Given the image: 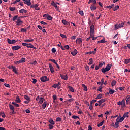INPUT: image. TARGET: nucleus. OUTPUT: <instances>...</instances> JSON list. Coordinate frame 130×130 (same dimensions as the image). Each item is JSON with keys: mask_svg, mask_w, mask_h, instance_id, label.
Masks as SVG:
<instances>
[{"mask_svg": "<svg viewBox=\"0 0 130 130\" xmlns=\"http://www.w3.org/2000/svg\"><path fill=\"white\" fill-rule=\"evenodd\" d=\"M51 5H53V6H54L56 8V9H57V10H58V11H60L59 10V9L58 8L57 4H56L54 1H52V2H51Z\"/></svg>", "mask_w": 130, "mask_h": 130, "instance_id": "25", "label": "nucleus"}, {"mask_svg": "<svg viewBox=\"0 0 130 130\" xmlns=\"http://www.w3.org/2000/svg\"><path fill=\"white\" fill-rule=\"evenodd\" d=\"M128 113L129 112H125V114H124L123 116L121 117L122 122L123 121V120H124L125 117H129Z\"/></svg>", "mask_w": 130, "mask_h": 130, "instance_id": "11", "label": "nucleus"}, {"mask_svg": "<svg viewBox=\"0 0 130 130\" xmlns=\"http://www.w3.org/2000/svg\"><path fill=\"white\" fill-rule=\"evenodd\" d=\"M27 12V10H25V9H21V10H19V12H21L22 14H23V12H25V13H26Z\"/></svg>", "mask_w": 130, "mask_h": 130, "instance_id": "35", "label": "nucleus"}, {"mask_svg": "<svg viewBox=\"0 0 130 130\" xmlns=\"http://www.w3.org/2000/svg\"><path fill=\"white\" fill-rule=\"evenodd\" d=\"M115 90L114 89H109V93L110 94H113L115 93Z\"/></svg>", "mask_w": 130, "mask_h": 130, "instance_id": "36", "label": "nucleus"}, {"mask_svg": "<svg viewBox=\"0 0 130 130\" xmlns=\"http://www.w3.org/2000/svg\"><path fill=\"white\" fill-rule=\"evenodd\" d=\"M49 69L51 71V73H54V66L53 65H52L51 64H49Z\"/></svg>", "mask_w": 130, "mask_h": 130, "instance_id": "14", "label": "nucleus"}, {"mask_svg": "<svg viewBox=\"0 0 130 130\" xmlns=\"http://www.w3.org/2000/svg\"><path fill=\"white\" fill-rule=\"evenodd\" d=\"M79 14H80V15H82V16H83L84 11H83L82 10H80V11H79Z\"/></svg>", "mask_w": 130, "mask_h": 130, "instance_id": "61", "label": "nucleus"}, {"mask_svg": "<svg viewBox=\"0 0 130 130\" xmlns=\"http://www.w3.org/2000/svg\"><path fill=\"white\" fill-rule=\"evenodd\" d=\"M130 62V58H125V63H129Z\"/></svg>", "mask_w": 130, "mask_h": 130, "instance_id": "45", "label": "nucleus"}, {"mask_svg": "<svg viewBox=\"0 0 130 130\" xmlns=\"http://www.w3.org/2000/svg\"><path fill=\"white\" fill-rule=\"evenodd\" d=\"M93 62V58H89V62L88 63V65H91L92 64Z\"/></svg>", "mask_w": 130, "mask_h": 130, "instance_id": "38", "label": "nucleus"}, {"mask_svg": "<svg viewBox=\"0 0 130 130\" xmlns=\"http://www.w3.org/2000/svg\"><path fill=\"white\" fill-rule=\"evenodd\" d=\"M14 63L17 65H19V63H21V60H19V61H14Z\"/></svg>", "mask_w": 130, "mask_h": 130, "instance_id": "50", "label": "nucleus"}, {"mask_svg": "<svg viewBox=\"0 0 130 130\" xmlns=\"http://www.w3.org/2000/svg\"><path fill=\"white\" fill-rule=\"evenodd\" d=\"M36 100V101H38V103H42L43 105L45 99L44 97H39V95H38Z\"/></svg>", "mask_w": 130, "mask_h": 130, "instance_id": "5", "label": "nucleus"}, {"mask_svg": "<svg viewBox=\"0 0 130 130\" xmlns=\"http://www.w3.org/2000/svg\"><path fill=\"white\" fill-rule=\"evenodd\" d=\"M111 67H112V65L111 64H108V65L106 66V68H102L101 69L102 73H106L107 71H109V70H110Z\"/></svg>", "mask_w": 130, "mask_h": 130, "instance_id": "3", "label": "nucleus"}, {"mask_svg": "<svg viewBox=\"0 0 130 130\" xmlns=\"http://www.w3.org/2000/svg\"><path fill=\"white\" fill-rule=\"evenodd\" d=\"M41 82L44 83L45 82H48L49 80V78H48L46 75H44V77H41Z\"/></svg>", "mask_w": 130, "mask_h": 130, "instance_id": "9", "label": "nucleus"}, {"mask_svg": "<svg viewBox=\"0 0 130 130\" xmlns=\"http://www.w3.org/2000/svg\"><path fill=\"white\" fill-rule=\"evenodd\" d=\"M62 23L64 24V25H70V23H69V21H67V20H64V19H63L62 20Z\"/></svg>", "mask_w": 130, "mask_h": 130, "instance_id": "18", "label": "nucleus"}, {"mask_svg": "<svg viewBox=\"0 0 130 130\" xmlns=\"http://www.w3.org/2000/svg\"><path fill=\"white\" fill-rule=\"evenodd\" d=\"M53 127L54 126L51 123L49 124V129H50V130H52V129H53Z\"/></svg>", "mask_w": 130, "mask_h": 130, "instance_id": "39", "label": "nucleus"}, {"mask_svg": "<svg viewBox=\"0 0 130 130\" xmlns=\"http://www.w3.org/2000/svg\"><path fill=\"white\" fill-rule=\"evenodd\" d=\"M44 102H43L42 108H46V106H47L48 104H47V101H45V99H44Z\"/></svg>", "mask_w": 130, "mask_h": 130, "instance_id": "24", "label": "nucleus"}, {"mask_svg": "<svg viewBox=\"0 0 130 130\" xmlns=\"http://www.w3.org/2000/svg\"><path fill=\"white\" fill-rule=\"evenodd\" d=\"M53 19L52 16L51 15H49V14H47V19L48 20H52Z\"/></svg>", "mask_w": 130, "mask_h": 130, "instance_id": "47", "label": "nucleus"}, {"mask_svg": "<svg viewBox=\"0 0 130 130\" xmlns=\"http://www.w3.org/2000/svg\"><path fill=\"white\" fill-rule=\"evenodd\" d=\"M114 4H112V5H109V6H107L106 7L107 8V9H112V7H114Z\"/></svg>", "mask_w": 130, "mask_h": 130, "instance_id": "43", "label": "nucleus"}, {"mask_svg": "<svg viewBox=\"0 0 130 130\" xmlns=\"http://www.w3.org/2000/svg\"><path fill=\"white\" fill-rule=\"evenodd\" d=\"M10 10H11V11H14V10H16L15 8H12V7H10V8H9Z\"/></svg>", "mask_w": 130, "mask_h": 130, "instance_id": "63", "label": "nucleus"}, {"mask_svg": "<svg viewBox=\"0 0 130 130\" xmlns=\"http://www.w3.org/2000/svg\"><path fill=\"white\" fill-rule=\"evenodd\" d=\"M25 61L26 58H25V57H22L20 60V63H21L22 62H25Z\"/></svg>", "mask_w": 130, "mask_h": 130, "instance_id": "37", "label": "nucleus"}, {"mask_svg": "<svg viewBox=\"0 0 130 130\" xmlns=\"http://www.w3.org/2000/svg\"><path fill=\"white\" fill-rule=\"evenodd\" d=\"M37 82V79H35V78H33V79H32V83H33V84H36Z\"/></svg>", "mask_w": 130, "mask_h": 130, "instance_id": "60", "label": "nucleus"}, {"mask_svg": "<svg viewBox=\"0 0 130 130\" xmlns=\"http://www.w3.org/2000/svg\"><path fill=\"white\" fill-rule=\"evenodd\" d=\"M24 98L25 100H26L27 103H29V102H30L31 99L30 97H29V95H25Z\"/></svg>", "mask_w": 130, "mask_h": 130, "instance_id": "16", "label": "nucleus"}, {"mask_svg": "<svg viewBox=\"0 0 130 130\" xmlns=\"http://www.w3.org/2000/svg\"><path fill=\"white\" fill-rule=\"evenodd\" d=\"M116 83H117L116 80H112L111 83L112 87H114V86L116 85Z\"/></svg>", "mask_w": 130, "mask_h": 130, "instance_id": "32", "label": "nucleus"}, {"mask_svg": "<svg viewBox=\"0 0 130 130\" xmlns=\"http://www.w3.org/2000/svg\"><path fill=\"white\" fill-rule=\"evenodd\" d=\"M82 87L84 88V90L87 91L88 90V88L87 87H86V85H85V84H82Z\"/></svg>", "mask_w": 130, "mask_h": 130, "instance_id": "40", "label": "nucleus"}, {"mask_svg": "<svg viewBox=\"0 0 130 130\" xmlns=\"http://www.w3.org/2000/svg\"><path fill=\"white\" fill-rule=\"evenodd\" d=\"M21 31H22V33H26L27 31V29H24V28H22L21 29Z\"/></svg>", "mask_w": 130, "mask_h": 130, "instance_id": "46", "label": "nucleus"}, {"mask_svg": "<svg viewBox=\"0 0 130 130\" xmlns=\"http://www.w3.org/2000/svg\"><path fill=\"white\" fill-rule=\"evenodd\" d=\"M8 68L9 69H12L13 71L14 72V73H15V74H18V73L17 72V68L14 65L9 66H8Z\"/></svg>", "mask_w": 130, "mask_h": 130, "instance_id": "6", "label": "nucleus"}, {"mask_svg": "<svg viewBox=\"0 0 130 130\" xmlns=\"http://www.w3.org/2000/svg\"><path fill=\"white\" fill-rule=\"evenodd\" d=\"M106 102V100L105 99H102L101 100H99L98 102L99 103V105H101L102 103H103V102Z\"/></svg>", "mask_w": 130, "mask_h": 130, "instance_id": "28", "label": "nucleus"}, {"mask_svg": "<svg viewBox=\"0 0 130 130\" xmlns=\"http://www.w3.org/2000/svg\"><path fill=\"white\" fill-rule=\"evenodd\" d=\"M4 85H5V87H6L7 88H10V84H7V83H5Z\"/></svg>", "mask_w": 130, "mask_h": 130, "instance_id": "55", "label": "nucleus"}, {"mask_svg": "<svg viewBox=\"0 0 130 130\" xmlns=\"http://www.w3.org/2000/svg\"><path fill=\"white\" fill-rule=\"evenodd\" d=\"M118 9H119V6L118 5H116L115 6V8H114V11H116V10H118Z\"/></svg>", "mask_w": 130, "mask_h": 130, "instance_id": "49", "label": "nucleus"}, {"mask_svg": "<svg viewBox=\"0 0 130 130\" xmlns=\"http://www.w3.org/2000/svg\"><path fill=\"white\" fill-rule=\"evenodd\" d=\"M93 102H94V101H93V100H92V101L90 102V106H89V109H90V110H93L92 103H93Z\"/></svg>", "mask_w": 130, "mask_h": 130, "instance_id": "34", "label": "nucleus"}, {"mask_svg": "<svg viewBox=\"0 0 130 130\" xmlns=\"http://www.w3.org/2000/svg\"><path fill=\"white\" fill-rule=\"evenodd\" d=\"M124 25V23H123V21L122 22V23H120L118 25V24H116L115 25V29H119V28H123V27Z\"/></svg>", "mask_w": 130, "mask_h": 130, "instance_id": "8", "label": "nucleus"}, {"mask_svg": "<svg viewBox=\"0 0 130 130\" xmlns=\"http://www.w3.org/2000/svg\"><path fill=\"white\" fill-rule=\"evenodd\" d=\"M91 36H92V38L93 41H95V39H96L98 38V37H94L93 33L91 35Z\"/></svg>", "mask_w": 130, "mask_h": 130, "instance_id": "57", "label": "nucleus"}, {"mask_svg": "<svg viewBox=\"0 0 130 130\" xmlns=\"http://www.w3.org/2000/svg\"><path fill=\"white\" fill-rule=\"evenodd\" d=\"M106 42V38L105 37H104L103 38V40H100V41H98V43H105Z\"/></svg>", "mask_w": 130, "mask_h": 130, "instance_id": "26", "label": "nucleus"}, {"mask_svg": "<svg viewBox=\"0 0 130 130\" xmlns=\"http://www.w3.org/2000/svg\"><path fill=\"white\" fill-rule=\"evenodd\" d=\"M18 15H15V16H13V18L12 19V20H13V21H15V20H16V19L18 18Z\"/></svg>", "mask_w": 130, "mask_h": 130, "instance_id": "52", "label": "nucleus"}, {"mask_svg": "<svg viewBox=\"0 0 130 130\" xmlns=\"http://www.w3.org/2000/svg\"><path fill=\"white\" fill-rule=\"evenodd\" d=\"M126 105H128L129 103L130 104V95H127V97H126Z\"/></svg>", "mask_w": 130, "mask_h": 130, "instance_id": "21", "label": "nucleus"}, {"mask_svg": "<svg viewBox=\"0 0 130 130\" xmlns=\"http://www.w3.org/2000/svg\"><path fill=\"white\" fill-rule=\"evenodd\" d=\"M50 61H52V62H53L54 63H55V65H56V60L54 59V58H50Z\"/></svg>", "mask_w": 130, "mask_h": 130, "instance_id": "42", "label": "nucleus"}, {"mask_svg": "<svg viewBox=\"0 0 130 130\" xmlns=\"http://www.w3.org/2000/svg\"><path fill=\"white\" fill-rule=\"evenodd\" d=\"M104 83V78H102V79H101V86L102 87V85H103Z\"/></svg>", "mask_w": 130, "mask_h": 130, "instance_id": "62", "label": "nucleus"}, {"mask_svg": "<svg viewBox=\"0 0 130 130\" xmlns=\"http://www.w3.org/2000/svg\"><path fill=\"white\" fill-rule=\"evenodd\" d=\"M34 41V39H31V40H25L24 41L26 42L27 43H28L29 42H33Z\"/></svg>", "mask_w": 130, "mask_h": 130, "instance_id": "48", "label": "nucleus"}, {"mask_svg": "<svg viewBox=\"0 0 130 130\" xmlns=\"http://www.w3.org/2000/svg\"><path fill=\"white\" fill-rule=\"evenodd\" d=\"M117 105L120 106H122L123 107H125V99H123V100H122V101H118L117 102Z\"/></svg>", "mask_w": 130, "mask_h": 130, "instance_id": "7", "label": "nucleus"}, {"mask_svg": "<svg viewBox=\"0 0 130 130\" xmlns=\"http://www.w3.org/2000/svg\"><path fill=\"white\" fill-rule=\"evenodd\" d=\"M52 52H53V53H55V52H56V49L55 47L52 48Z\"/></svg>", "mask_w": 130, "mask_h": 130, "instance_id": "51", "label": "nucleus"}, {"mask_svg": "<svg viewBox=\"0 0 130 130\" xmlns=\"http://www.w3.org/2000/svg\"><path fill=\"white\" fill-rule=\"evenodd\" d=\"M60 36L62 38H67V36H66V35H63V33H60Z\"/></svg>", "mask_w": 130, "mask_h": 130, "instance_id": "56", "label": "nucleus"}, {"mask_svg": "<svg viewBox=\"0 0 130 130\" xmlns=\"http://www.w3.org/2000/svg\"><path fill=\"white\" fill-rule=\"evenodd\" d=\"M31 7H32V8H35L36 10H40V8H38V4H32L30 5Z\"/></svg>", "mask_w": 130, "mask_h": 130, "instance_id": "10", "label": "nucleus"}, {"mask_svg": "<svg viewBox=\"0 0 130 130\" xmlns=\"http://www.w3.org/2000/svg\"><path fill=\"white\" fill-rule=\"evenodd\" d=\"M69 89L70 90L71 92H75V89H74V88L73 87H71V85H69Z\"/></svg>", "mask_w": 130, "mask_h": 130, "instance_id": "30", "label": "nucleus"}, {"mask_svg": "<svg viewBox=\"0 0 130 130\" xmlns=\"http://www.w3.org/2000/svg\"><path fill=\"white\" fill-rule=\"evenodd\" d=\"M60 77L61 79H64V80H68L69 78L68 74H66V75H62V74H60Z\"/></svg>", "mask_w": 130, "mask_h": 130, "instance_id": "19", "label": "nucleus"}, {"mask_svg": "<svg viewBox=\"0 0 130 130\" xmlns=\"http://www.w3.org/2000/svg\"><path fill=\"white\" fill-rule=\"evenodd\" d=\"M16 102H17L18 105H19V103H21V100L20 99V97H19V95H17L15 99Z\"/></svg>", "mask_w": 130, "mask_h": 130, "instance_id": "22", "label": "nucleus"}, {"mask_svg": "<svg viewBox=\"0 0 130 130\" xmlns=\"http://www.w3.org/2000/svg\"><path fill=\"white\" fill-rule=\"evenodd\" d=\"M21 48V46H13L12 49H15V50H17V49H20Z\"/></svg>", "mask_w": 130, "mask_h": 130, "instance_id": "27", "label": "nucleus"}, {"mask_svg": "<svg viewBox=\"0 0 130 130\" xmlns=\"http://www.w3.org/2000/svg\"><path fill=\"white\" fill-rule=\"evenodd\" d=\"M90 9L91 10V11H93V10H96L97 9V6H94V0H93V3L90 6Z\"/></svg>", "mask_w": 130, "mask_h": 130, "instance_id": "12", "label": "nucleus"}, {"mask_svg": "<svg viewBox=\"0 0 130 130\" xmlns=\"http://www.w3.org/2000/svg\"><path fill=\"white\" fill-rule=\"evenodd\" d=\"M56 121H61V117H56Z\"/></svg>", "mask_w": 130, "mask_h": 130, "instance_id": "58", "label": "nucleus"}, {"mask_svg": "<svg viewBox=\"0 0 130 130\" xmlns=\"http://www.w3.org/2000/svg\"><path fill=\"white\" fill-rule=\"evenodd\" d=\"M101 85H100V86L99 87V89H98V90L99 91V92H102V88L103 87L102 86V84H101Z\"/></svg>", "mask_w": 130, "mask_h": 130, "instance_id": "53", "label": "nucleus"}, {"mask_svg": "<svg viewBox=\"0 0 130 130\" xmlns=\"http://www.w3.org/2000/svg\"><path fill=\"white\" fill-rule=\"evenodd\" d=\"M24 1V4L28 5V6H30L31 5V0H23Z\"/></svg>", "mask_w": 130, "mask_h": 130, "instance_id": "17", "label": "nucleus"}, {"mask_svg": "<svg viewBox=\"0 0 130 130\" xmlns=\"http://www.w3.org/2000/svg\"><path fill=\"white\" fill-rule=\"evenodd\" d=\"M61 85V83L59 82L57 84H53L52 85V87L53 88H57L58 87H59V85Z\"/></svg>", "mask_w": 130, "mask_h": 130, "instance_id": "33", "label": "nucleus"}, {"mask_svg": "<svg viewBox=\"0 0 130 130\" xmlns=\"http://www.w3.org/2000/svg\"><path fill=\"white\" fill-rule=\"evenodd\" d=\"M122 122V117L120 116H118L116 119V121L115 122V126L114 127H119V122Z\"/></svg>", "mask_w": 130, "mask_h": 130, "instance_id": "2", "label": "nucleus"}, {"mask_svg": "<svg viewBox=\"0 0 130 130\" xmlns=\"http://www.w3.org/2000/svg\"><path fill=\"white\" fill-rule=\"evenodd\" d=\"M64 49H65V48L66 49H69V45H66L65 46H64Z\"/></svg>", "mask_w": 130, "mask_h": 130, "instance_id": "64", "label": "nucleus"}, {"mask_svg": "<svg viewBox=\"0 0 130 130\" xmlns=\"http://www.w3.org/2000/svg\"><path fill=\"white\" fill-rule=\"evenodd\" d=\"M88 24H89L90 28V33H94V26L93 25V23H92L91 20L89 19L88 21Z\"/></svg>", "mask_w": 130, "mask_h": 130, "instance_id": "4", "label": "nucleus"}, {"mask_svg": "<svg viewBox=\"0 0 130 130\" xmlns=\"http://www.w3.org/2000/svg\"><path fill=\"white\" fill-rule=\"evenodd\" d=\"M27 47L28 48H32V47H34V45H32L31 43H27Z\"/></svg>", "mask_w": 130, "mask_h": 130, "instance_id": "31", "label": "nucleus"}, {"mask_svg": "<svg viewBox=\"0 0 130 130\" xmlns=\"http://www.w3.org/2000/svg\"><path fill=\"white\" fill-rule=\"evenodd\" d=\"M76 42V43H78L79 44L82 43V38H77Z\"/></svg>", "mask_w": 130, "mask_h": 130, "instance_id": "23", "label": "nucleus"}, {"mask_svg": "<svg viewBox=\"0 0 130 130\" xmlns=\"http://www.w3.org/2000/svg\"><path fill=\"white\" fill-rule=\"evenodd\" d=\"M103 97V95L100 93L99 94H98V96L96 97V98L98 99H100V98H102Z\"/></svg>", "mask_w": 130, "mask_h": 130, "instance_id": "54", "label": "nucleus"}, {"mask_svg": "<svg viewBox=\"0 0 130 130\" xmlns=\"http://www.w3.org/2000/svg\"><path fill=\"white\" fill-rule=\"evenodd\" d=\"M12 105H11V104H9V108L10 109V110H12V114H15V113H16L15 111V107L14 106H15L16 107H19V105H18V103L16 102H12Z\"/></svg>", "mask_w": 130, "mask_h": 130, "instance_id": "1", "label": "nucleus"}, {"mask_svg": "<svg viewBox=\"0 0 130 130\" xmlns=\"http://www.w3.org/2000/svg\"><path fill=\"white\" fill-rule=\"evenodd\" d=\"M73 119H79V116H76V115H73L72 116Z\"/></svg>", "mask_w": 130, "mask_h": 130, "instance_id": "59", "label": "nucleus"}, {"mask_svg": "<svg viewBox=\"0 0 130 130\" xmlns=\"http://www.w3.org/2000/svg\"><path fill=\"white\" fill-rule=\"evenodd\" d=\"M104 122V120H103V121H101V122H100L99 124H98V126L100 127V126H102V125H103Z\"/></svg>", "mask_w": 130, "mask_h": 130, "instance_id": "44", "label": "nucleus"}, {"mask_svg": "<svg viewBox=\"0 0 130 130\" xmlns=\"http://www.w3.org/2000/svg\"><path fill=\"white\" fill-rule=\"evenodd\" d=\"M0 115L2 117H6V115L4 112H0Z\"/></svg>", "mask_w": 130, "mask_h": 130, "instance_id": "41", "label": "nucleus"}, {"mask_svg": "<svg viewBox=\"0 0 130 130\" xmlns=\"http://www.w3.org/2000/svg\"><path fill=\"white\" fill-rule=\"evenodd\" d=\"M49 122L51 123V124L53 125L55 124V121H54V120L53 119H49Z\"/></svg>", "mask_w": 130, "mask_h": 130, "instance_id": "29", "label": "nucleus"}, {"mask_svg": "<svg viewBox=\"0 0 130 130\" xmlns=\"http://www.w3.org/2000/svg\"><path fill=\"white\" fill-rule=\"evenodd\" d=\"M7 41L10 44L16 43V40H10V38H8Z\"/></svg>", "mask_w": 130, "mask_h": 130, "instance_id": "15", "label": "nucleus"}, {"mask_svg": "<svg viewBox=\"0 0 130 130\" xmlns=\"http://www.w3.org/2000/svg\"><path fill=\"white\" fill-rule=\"evenodd\" d=\"M23 21L21 20V19H17L16 21L17 25H21V24H22Z\"/></svg>", "mask_w": 130, "mask_h": 130, "instance_id": "20", "label": "nucleus"}, {"mask_svg": "<svg viewBox=\"0 0 130 130\" xmlns=\"http://www.w3.org/2000/svg\"><path fill=\"white\" fill-rule=\"evenodd\" d=\"M71 53V55H72L73 56H76V55H77L78 51L77 49L75 48L74 51H72Z\"/></svg>", "mask_w": 130, "mask_h": 130, "instance_id": "13", "label": "nucleus"}]
</instances>
